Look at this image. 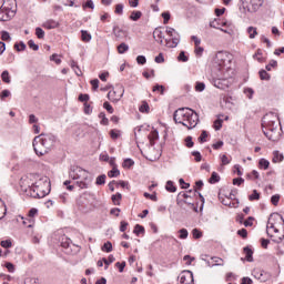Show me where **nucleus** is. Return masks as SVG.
Here are the masks:
<instances>
[{"label":"nucleus","mask_w":284,"mask_h":284,"mask_svg":"<svg viewBox=\"0 0 284 284\" xmlns=\"http://www.w3.org/2000/svg\"><path fill=\"white\" fill-rule=\"evenodd\" d=\"M130 50V45H128L125 42H122L118 45V53L119 54H125Z\"/></svg>","instance_id":"nucleus-19"},{"label":"nucleus","mask_w":284,"mask_h":284,"mask_svg":"<svg viewBox=\"0 0 284 284\" xmlns=\"http://www.w3.org/2000/svg\"><path fill=\"white\" fill-rule=\"evenodd\" d=\"M70 178L78 181L77 185L80 186L81 190H88L90 187V183H92V178L90 173L81 166H75L70 171Z\"/></svg>","instance_id":"nucleus-7"},{"label":"nucleus","mask_w":284,"mask_h":284,"mask_svg":"<svg viewBox=\"0 0 284 284\" xmlns=\"http://www.w3.org/2000/svg\"><path fill=\"white\" fill-rule=\"evenodd\" d=\"M166 34L171 39H165V45L168 48H176V45H179V42L181 41V36H179V32L174 30V28L166 27Z\"/></svg>","instance_id":"nucleus-9"},{"label":"nucleus","mask_w":284,"mask_h":284,"mask_svg":"<svg viewBox=\"0 0 284 284\" xmlns=\"http://www.w3.org/2000/svg\"><path fill=\"white\" fill-rule=\"evenodd\" d=\"M165 58H163V53H159L158 57H155V63H164Z\"/></svg>","instance_id":"nucleus-62"},{"label":"nucleus","mask_w":284,"mask_h":284,"mask_svg":"<svg viewBox=\"0 0 284 284\" xmlns=\"http://www.w3.org/2000/svg\"><path fill=\"white\" fill-rule=\"evenodd\" d=\"M133 232L136 234V236H139V234H143V232H145V227H143V226L140 225V224H136V225L134 226Z\"/></svg>","instance_id":"nucleus-36"},{"label":"nucleus","mask_w":284,"mask_h":284,"mask_svg":"<svg viewBox=\"0 0 284 284\" xmlns=\"http://www.w3.org/2000/svg\"><path fill=\"white\" fill-rule=\"evenodd\" d=\"M36 36L38 37V39H43L45 37V31L38 27L36 28Z\"/></svg>","instance_id":"nucleus-42"},{"label":"nucleus","mask_w":284,"mask_h":284,"mask_svg":"<svg viewBox=\"0 0 284 284\" xmlns=\"http://www.w3.org/2000/svg\"><path fill=\"white\" fill-rule=\"evenodd\" d=\"M221 128H223V120L217 119L214 121V130L219 131L221 130Z\"/></svg>","instance_id":"nucleus-46"},{"label":"nucleus","mask_w":284,"mask_h":284,"mask_svg":"<svg viewBox=\"0 0 284 284\" xmlns=\"http://www.w3.org/2000/svg\"><path fill=\"white\" fill-rule=\"evenodd\" d=\"M102 252H112V242H105L101 247Z\"/></svg>","instance_id":"nucleus-35"},{"label":"nucleus","mask_w":284,"mask_h":284,"mask_svg":"<svg viewBox=\"0 0 284 284\" xmlns=\"http://www.w3.org/2000/svg\"><path fill=\"white\" fill-rule=\"evenodd\" d=\"M281 122L278 121V118H276V115H273L271 119L270 116L264 118L262 128L266 129L263 130V133L266 136V139H268V141H281V131H278Z\"/></svg>","instance_id":"nucleus-5"},{"label":"nucleus","mask_w":284,"mask_h":284,"mask_svg":"<svg viewBox=\"0 0 284 284\" xmlns=\"http://www.w3.org/2000/svg\"><path fill=\"white\" fill-rule=\"evenodd\" d=\"M28 45L31 50H34V52H37L39 50V45L37 43H34V40H29Z\"/></svg>","instance_id":"nucleus-45"},{"label":"nucleus","mask_w":284,"mask_h":284,"mask_svg":"<svg viewBox=\"0 0 284 284\" xmlns=\"http://www.w3.org/2000/svg\"><path fill=\"white\" fill-rule=\"evenodd\" d=\"M143 17V13L141 11H133L130 16L131 21H139Z\"/></svg>","instance_id":"nucleus-27"},{"label":"nucleus","mask_w":284,"mask_h":284,"mask_svg":"<svg viewBox=\"0 0 284 284\" xmlns=\"http://www.w3.org/2000/svg\"><path fill=\"white\" fill-rule=\"evenodd\" d=\"M258 199H261V194L256 190L248 196V201H258Z\"/></svg>","instance_id":"nucleus-38"},{"label":"nucleus","mask_w":284,"mask_h":284,"mask_svg":"<svg viewBox=\"0 0 284 284\" xmlns=\"http://www.w3.org/2000/svg\"><path fill=\"white\" fill-rule=\"evenodd\" d=\"M0 7V21H10L17 14V0H3Z\"/></svg>","instance_id":"nucleus-8"},{"label":"nucleus","mask_w":284,"mask_h":284,"mask_svg":"<svg viewBox=\"0 0 284 284\" xmlns=\"http://www.w3.org/2000/svg\"><path fill=\"white\" fill-rule=\"evenodd\" d=\"M185 145L186 148H194V141H192V136H186Z\"/></svg>","instance_id":"nucleus-54"},{"label":"nucleus","mask_w":284,"mask_h":284,"mask_svg":"<svg viewBox=\"0 0 284 284\" xmlns=\"http://www.w3.org/2000/svg\"><path fill=\"white\" fill-rule=\"evenodd\" d=\"M192 156L195 158L196 163L201 162V159H202L201 152H199V151H193V152H192Z\"/></svg>","instance_id":"nucleus-57"},{"label":"nucleus","mask_w":284,"mask_h":284,"mask_svg":"<svg viewBox=\"0 0 284 284\" xmlns=\"http://www.w3.org/2000/svg\"><path fill=\"white\" fill-rule=\"evenodd\" d=\"M81 39H82V41H84V43H88V42L92 41V34H90L85 30H82L81 31Z\"/></svg>","instance_id":"nucleus-21"},{"label":"nucleus","mask_w":284,"mask_h":284,"mask_svg":"<svg viewBox=\"0 0 284 284\" xmlns=\"http://www.w3.org/2000/svg\"><path fill=\"white\" fill-rule=\"evenodd\" d=\"M153 38L158 43H160V45H163V39H165V37L163 36V31L155 29L153 31Z\"/></svg>","instance_id":"nucleus-12"},{"label":"nucleus","mask_w":284,"mask_h":284,"mask_svg":"<svg viewBox=\"0 0 284 284\" xmlns=\"http://www.w3.org/2000/svg\"><path fill=\"white\" fill-rule=\"evenodd\" d=\"M178 59L179 61H183V63H186V61H189L187 55H185V51H181Z\"/></svg>","instance_id":"nucleus-48"},{"label":"nucleus","mask_w":284,"mask_h":284,"mask_svg":"<svg viewBox=\"0 0 284 284\" xmlns=\"http://www.w3.org/2000/svg\"><path fill=\"white\" fill-rule=\"evenodd\" d=\"M132 165H134V160L128 158L123 161L122 163V168L130 170V168H132Z\"/></svg>","instance_id":"nucleus-26"},{"label":"nucleus","mask_w":284,"mask_h":284,"mask_svg":"<svg viewBox=\"0 0 284 284\" xmlns=\"http://www.w3.org/2000/svg\"><path fill=\"white\" fill-rule=\"evenodd\" d=\"M244 93L246 94V97H248V99H252V97L254 95V89L252 88L244 89Z\"/></svg>","instance_id":"nucleus-56"},{"label":"nucleus","mask_w":284,"mask_h":284,"mask_svg":"<svg viewBox=\"0 0 284 284\" xmlns=\"http://www.w3.org/2000/svg\"><path fill=\"white\" fill-rule=\"evenodd\" d=\"M258 168L260 170H268L270 168V161L265 160V159H260L258 161Z\"/></svg>","instance_id":"nucleus-23"},{"label":"nucleus","mask_w":284,"mask_h":284,"mask_svg":"<svg viewBox=\"0 0 284 284\" xmlns=\"http://www.w3.org/2000/svg\"><path fill=\"white\" fill-rule=\"evenodd\" d=\"M278 65V62L276 60H271L270 63L266 65L267 72L272 71V68H276Z\"/></svg>","instance_id":"nucleus-44"},{"label":"nucleus","mask_w":284,"mask_h":284,"mask_svg":"<svg viewBox=\"0 0 284 284\" xmlns=\"http://www.w3.org/2000/svg\"><path fill=\"white\" fill-rule=\"evenodd\" d=\"M194 52H195L196 57H203L204 49H203V47H201V44H199L197 47H195Z\"/></svg>","instance_id":"nucleus-51"},{"label":"nucleus","mask_w":284,"mask_h":284,"mask_svg":"<svg viewBox=\"0 0 284 284\" xmlns=\"http://www.w3.org/2000/svg\"><path fill=\"white\" fill-rule=\"evenodd\" d=\"M250 39H256V36L258 34V31L255 27H248L246 30Z\"/></svg>","instance_id":"nucleus-20"},{"label":"nucleus","mask_w":284,"mask_h":284,"mask_svg":"<svg viewBox=\"0 0 284 284\" xmlns=\"http://www.w3.org/2000/svg\"><path fill=\"white\" fill-rule=\"evenodd\" d=\"M244 254H245V258L248 263H252L254 261V251H252V248H250L248 246L244 247Z\"/></svg>","instance_id":"nucleus-15"},{"label":"nucleus","mask_w":284,"mask_h":284,"mask_svg":"<svg viewBox=\"0 0 284 284\" xmlns=\"http://www.w3.org/2000/svg\"><path fill=\"white\" fill-rule=\"evenodd\" d=\"M281 201V195H278V194H275V195H273L272 197H271V203L273 204V205H278V202Z\"/></svg>","instance_id":"nucleus-47"},{"label":"nucleus","mask_w":284,"mask_h":284,"mask_svg":"<svg viewBox=\"0 0 284 284\" xmlns=\"http://www.w3.org/2000/svg\"><path fill=\"white\" fill-rule=\"evenodd\" d=\"M124 93L125 89H123V87H118L116 89L109 91L108 99L109 101H112V103H119V101L123 99Z\"/></svg>","instance_id":"nucleus-10"},{"label":"nucleus","mask_w":284,"mask_h":284,"mask_svg":"<svg viewBox=\"0 0 284 284\" xmlns=\"http://www.w3.org/2000/svg\"><path fill=\"white\" fill-rule=\"evenodd\" d=\"M103 108L109 114H114V108H112V104H110V102H104Z\"/></svg>","instance_id":"nucleus-39"},{"label":"nucleus","mask_w":284,"mask_h":284,"mask_svg":"<svg viewBox=\"0 0 284 284\" xmlns=\"http://www.w3.org/2000/svg\"><path fill=\"white\" fill-rule=\"evenodd\" d=\"M113 34L116 39H123V36H125V31L121 29L119 26H114Z\"/></svg>","instance_id":"nucleus-14"},{"label":"nucleus","mask_w":284,"mask_h":284,"mask_svg":"<svg viewBox=\"0 0 284 284\" xmlns=\"http://www.w3.org/2000/svg\"><path fill=\"white\" fill-rule=\"evenodd\" d=\"M1 79L3 83H10V72H8V70H4L1 74Z\"/></svg>","instance_id":"nucleus-32"},{"label":"nucleus","mask_w":284,"mask_h":284,"mask_svg":"<svg viewBox=\"0 0 284 284\" xmlns=\"http://www.w3.org/2000/svg\"><path fill=\"white\" fill-rule=\"evenodd\" d=\"M1 247H4L6 250L12 247V241L11 240H3L0 242Z\"/></svg>","instance_id":"nucleus-40"},{"label":"nucleus","mask_w":284,"mask_h":284,"mask_svg":"<svg viewBox=\"0 0 284 284\" xmlns=\"http://www.w3.org/2000/svg\"><path fill=\"white\" fill-rule=\"evenodd\" d=\"M39 214V210L37 209H31L28 213L29 219H34Z\"/></svg>","instance_id":"nucleus-53"},{"label":"nucleus","mask_w":284,"mask_h":284,"mask_svg":"<svg viewBox=\"0 0 284 284\" xmlns=\"http://www.w3.org/2000/svg\"><path fill=\"white\" fill-rule=\"evenodd\" d=\"M220 159L222 161V165H230V163L232 162V158H229L225 154L221 155Z\"/></svg>","instance_id":"nucleus-37"},{"label":"nucleus","mask_w":284,"mask_h":284,"mask_svg":"<svg viewBox=\"0 0 284 284\" xmlns=\"http://www.w3.org/2000/svg\"><path fill=\"white\" fill-rule=\"evenodd\" d=\"M121 199H123V195L121 193L112 195V202L114 203V205H121Z\"/></svg>","instance_id":"nucleus-31"},{"label":"nucleus","mask_w":284,"mask_h":284,"mask_svg":"<svg viewBox=\"0 0 284 284\" xmlns=\"http://www.w3.org/2000/svg\"><path fill=\"white\" fill-rule=\"evenodd\" d=\"M92 90H99V79L91 80Z\"/></svg>","instance_id":"nucleus-60"},{"label":"nucleus","mask_w":284,"mask_h":284,"mask_svg":"<svg viewBox=\"0 0 284 284\" xmlns=\"http://www.w3.org/2000/svg\"><path fill=\"white\" fill-rule=\"evenodd\" d=\"M193 237L195 239H201V236H203V233H201V231H199V229H194L192 231Z\"/></svg>","instance_id":"nucleus-59"},{"label":"nucleus","mask_w":284,"mask_h":284,"mask_svg":"<svg viewBox=\"0 0 284 284\" xmlns=\"http://www.w3.org/2000/svg\"><path fill=\"white\" fill-rule=\"evenodd\" d=\"M20 185L27 193V196H31L32 199H44V196L50 194V179L48 178H42L32 184H30L28 178H22Z\"/></svg>","instance_id":"nucleus-1"},{"label":"nucleus","mask_w":284,"mask_h":284,"mask_svg":"<svg viewBox=\"0 0 284 284\" xmlns=\"http://www.w3.org/2000/svg\"><path fill=\"white\" fill-rule=\"evenodd\" d=\"M247 3H251L254 10H258L263 6V0H247Z\"/></svg>","instance_id":"nucleus-22"},{"label":"nucleus","mask_w":284,"mask_h":284,"mask_svg":"<svg viewBox=\"0 0 284 284\" xmlns=\"http://www.w3.org/2000/svg\"><path fill=\"white\" fill-rule=\"evenodd\" d=\"M165 190L168 192H176V186H174V183L172 181H168L165 185Z\"/></svg>","instance_id":"nucleus-33"},{"label":"nucleus","mask_w":284,"mask_h":284,"mask_svg":"<svg viewBox=\"0 0 284 284\" xmlns=\"http://www.w3.org/2000/svg\"><path fill=\"white\" fill-rule=\"evenodd\" d=\"M115 14H123V4L119 3L115 6Z\"/></svg>","instance_id":"nucleus-58"},{"label":"nucleus","mask_w":284,"mask_h":284,"mask_svg":"<svg viewBox=\"0 0 284 284\" xmlns=\"http://www.w3.org/2000/svg\"><path fill=\"white\" fill-rule=\"evenodd\" d=\"M253 58L258 61V63H263V61H265V59L263 58V53L261 52V50H257L256 53L253 55Z\"/></svg>","instance_id":"nucleus-34"},{"label":"nucleus","mask_w":284,"mask_h":284,"mask_svg":"<svg viewBox=\"0 0 284 284\" xmlns=\"http://www.w3.org/2000/svg\"><path fill=\"white\" fill-rule=\"evenodd\" d=\"M162 18L164 19V24L169 23L170 21V12H163Z\"/></svg>","instance_id":"nucleus-64"},{"label":"nucleus","mask_w":284,"mask_h":284,"mask_svg":"<svg viewBox=\"0 0 284 284\" xmlns=\"http://www.w3.org/2000/svg\"><path fill=\"white\" fill-rule=\"evenodd\" d=\"M219 181H221V176L219 175V173L213 172L210 180H209V183L214 185V183H219Z\"/></svg>","instance_id":"nucleus-25"},{"label":"nucleus","mask_w":284,"mask_h":284,"mask_svg":"<svg viewBox=\"0 0 284 284\" xmlns=\"http://www.w3.org/2000/svg\"><path fill=\"white\" fill-rule=\"evenodd\" d=\"M179 239H181L182 241H185V239H187V236H190V233L187 232V229H181L179 231Z\"/></svg>","instance_id":"nucleus-30"},{"label":"nucleus","mask_w":284,"mask_h":284,"mask_svg":"<svg viewBox=\"0 0 284 284\" xmlns=\"http://www.w3.org/2000/svg\"><path fill=\"white\" fill-rule=\"evenodd\" d=\"M136 63H139V65H145V63H148V59H145V55H138Z\"/></svg>","instance_id":"nucleus-43"},{"label":"nucleus","mask_w":284,"mask_h":284,"mask_svg":"<svg viewBox=\"0 0 284 284\" xmlns=\"http://www.w3.org/2000/svg\"><path fill=\"white\" fill-rule=\"evenodd\" d=\"M212 261H213L214 264L210 265V262H207L209 267H215V266L223 267V265H225L223 258H221V257L214 256V257H212Z\"/></svg>","instance_id":"nucleus-16"},{"label":"nucleus","mask_w":284,"mask_h":284,"mask_svg":"<svg viewBox=\"0 0 284 284\" xmlns=\"http://www.w3.org/2000/svg\"><path fill=\"white\" fill-rule=\"evenodd\" d=\"M199 141L200 143H205V141H207V131H202Z\"/></svg>","instance_id":"nucleus-50"},{"label":"nucleus","mask_w":284,"mask_h":284,"mask_svg":"<svg viewBox=\"0 0 284 284\" xmlns=\"http://www.w3.org/2000/svg\"><path fill=\"white\" fill-rule=\"evenodd\" d=\"M260 79L262 81H270V79H272V75H270V73H267V71L261 70L260 71Z\"/></svg>","instance_id":"nucleus-28"},{"label":"nucleus","mask_w":284,"mask_h":284,"mask_svg":"<svg viewBox=\"0 0 284 284\" xmlns=\"http://www.w3.org/2000/svg\"><path fill=\"white\" fill-rule=\"evenodd\" d=\"M121 171L116 166H113L111 171L108 172L109 179H116V176H120Z\"/></svg>","instance_id":"nucleus-17"},{"label":"nucleus","mask_w":284,"mask_h":284,"mask_svg":"<svg viewBox=\"0 0 284 284\" xmlns=\"http://www.w3.org/2000/svg\"><path fill=\"white\" fill-rule=\"evenodd\" d=\"M213 72L215 73V77H217V79L213 81L214 88L225 90V88H227V81L225 79H220L223 72H225V54L219 53L215 57Z\"/></svg>","instance_id":"nucleus-6"},{"label":"nucleus","mask_w":284,"mask_h":284,"mask_svg":"<svg viewBox=\"0 0 284 284\" xmlns=\"http://www.w3.org/2000/svg\"><path fill=\"white\" fill-rule=\"evenodd\" d=\"M284 156L283 153L278 152V151H274L273 152V163H281V161H283Z\"/></svg>","instance_id":"nucleus-18"},{"label":"nucleus","mask_w":284,"mask_h":284,"mask_svg":"<svg viewBox=\"0 0 284 284\" xmlns=\"http://www.w3.org/2000/svg\"><path fill=\"white\" fill-rule=\"evenodd\" d=\"M102 261L105 265L104 270H108L109 265H111V263H114L115 258L114 255H109L108 258L103 257Z\"/></svg>","instance_id":"nucleus-24"},{"label":"nucleus","mask_w":284,"mask_h":284,"mask_svg":"<svg viewBox=\"0 0 284 284\" xmlns=\"http://www.w3.org/2000/svg\"><path fill=\"white\" fill-rule=\"evenodd\" d=\"M173 120L175 123L187 128V130H193V128L199 125V114L190 108L178 109L173 114Z\"/></svg>","instance_id":"nucleus-3"},{"label":"nucleus","mask_w":284,"mask_h":284,"mask_svg":"<svg viewBox=\"0 0 284 284\" xmlns=\"http://www.w3.org/2000/svg\"><path fill=\"white\" fill-rule=\"evenodd\" d=\"M33 150L38 156H44L57 143V136L52 133H41L33 139Z\"/></svg>","instance_id":"nucleus-4"},{"label":"nucleus","mask_w":284,"mask_h":284,"mask_svg":"<svg viewBox=\"0 0 284 284\" xmlns=\"http://www.w3.org/2000/svg\"><path fill=\"white\" fill-rule=\"evenodd\" d=\"M242 183H245V180L243 178L233 179V185H241Z\"/></svg>","instance_id":"nucleus-61"},{"label":"nucleus","mask_w":284,"mask_h":284,"mask_svg":"<svg viewBox=\"0 0 284 284\" xmlns=\"http://www.w3.org/2000/svg\"><path fill=\"white\" fill-rule=\"evenodd\" d=\"M14 48L18 50V52H23V50H26V43L23 42L16 43Z\"/></svg>","instance_id":"nucleus-52"},{"label":"nucleus","mask_w":284,"mask_h":284,"mask_svg":"<svg viewBox=\"0 0 284 284\" xmlns=\"http://www.w3.org/2000/svg\"><path fill=\"white\" fill-rule=\"evenodd\" d=\"M195 90L196 92H203V90H205V83L196 82Z\"/></svg>","instance_id":"nucleus-49"},{"label":"nucleus","mask_w":284,"mask_h":284,"mask_svg":"<svg viewBox=\"0 0 284 284\" xmlns=\"http://www.w3.org/2000/svg\"><path fill=\"white\" fill-rule=\"evenodd\" d=\"M105 174L99 175L95 181L97 185H105Z\"/></svg>","instance_id":"nucleus-41"},{"label":"nucleus","mask_w":284,"mask_h":284,"mask_svg":"<svg viewBox=\"0 0 284 284\" xmlns=\"http://www.w3.org/2000/svg\"><path fill=\"white\" fill-rule=\"evenodd\" d=\"M181 284H194V273L192 271H184L180 276Z\"/></svg>","instance_id":"nucleus-11"},{"label":"nucleus","mask_w":284,"mask_h":284,"mask_svg":"<svg viewBox=\"0 0 284 284\" xmlns=\"http://www.w3.org/2000/svg\"><path fill=\"white\" fill-rule=\"evenodd\" d=\"M266 234L274 243H281L284 239V219L278 213H272L266 224Z\"/></svg>","instance_id":"nucleus-2"},{"label":"nucleus","mask_w":284,"mask_h":284,"mask_svg":"<svg viewBox=\"0 0 284 284\" xmlns=\"http://www.w3.org/2000/svg\"><path fill=\"white\" fill-rule=\"evenodd\" d=\"M92 112V106L88 104V102L84 103V114H90Z\"/></svg>","instance_id":"nucleus-63"},{"label":"nucleus","mask_w":284,"mask_h":284,"mask_svg":"<svg viewBox=\"0 0 284 284\" xmlns=\"http://www.w3.org/2000/svg\"><path fill=\"white\" fill-rule=\"evenodd\" d=\"M140 112L146 113L150 112V104L148 102L143 101L142 104L139 108Z\"/></svg>","instance_id":"nucleus-29"},{"label":"nucleus","mask_w":284,"mask_h":284,"mask_svg":"<svg viewBox=\"0 0 284 284\" xmlns=\"http://www.w3.org/2000/svg\"><path fill=\"white\" fill-rule=\"evenodd\" d=\"M1 39L2 41H10V33L8 31H2L1 32Z\"/></svg>","instance_id":"nucleus-55"},{"label":"nucleus","mask_w":284,"mask_h":284,"mask_svg":"<svg viewBox=\"0 0 284 284\" xmlns=\"http://www.w3.org/2000/svg\"><path fill=\"white\" fill-rule=\"evenodd\" d=\"M43 28L47 30H54V28H59V22L55 20H48L43 23Z\"/></svg>","instance_id":"nucleus-13"}]
</instances>
